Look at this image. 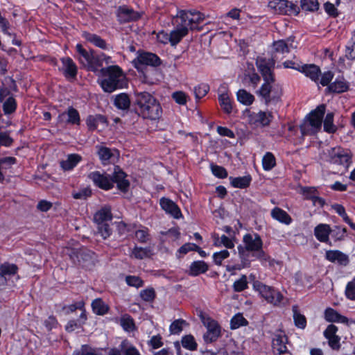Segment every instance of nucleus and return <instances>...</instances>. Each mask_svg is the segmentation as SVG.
Listing matches in <instances>:
<instances>
[{
  "label": "nucleus",
  "instance_id": "nucleus-58",
  "mask_svg": "<svg viewBox=\"0 0 355 355\" xmlns=\"http://www.w3.org/2000/svg\"><path fill=\"white\" fill-rule=\"evenodd\" d=\"M92 194L91 189L89 188H83L79 191H73L72 196L75 199H86Z\"/></svg>",
  "mask_w": 355,
  "mask_h": 355
},
{
  "label": "nucleus",
  "instance_id": "nucleus-34",
  "mask_svg": "<svg viewBox=\"0 0 355 355\" xmlns=\"http://www.w3.org/2000/svg\"><path fill=\"white\" fill-rule=\"evenodd\" d=\"M292 310L295 326L298 329H304L307 324L306 317L299 312L297 306H293Z\"/></svg>",
  "mask_w": 355,
  "mask_h": 355
},
{
  "label": "nucleus",
  "instance_id": "nucleus-15",
  "mask_svg": "<svg viewBox=\"0 0 355 355\" xmlns=\"http://www.w3.org/2000/svg\"><path fill=\"white\" fill-rule=\"evenodd\" d=\"M80 122L79 113L72 107H69L67 111L60 114L58 117V123L61 125H79Z\"/></svg>",
  "mask_w": 355,
  "mask_h": 355
},
{
  "label": "nucleus",
  "instance_id": "nucleus-12",
  "mask_svg": "<svg viewBox=\"0 0 355 355\" xmlns=\"http://www.w3.org/2000/svg\"><path fill=\"white\" fill-rule=\"evenodd\" d=\"M135 68L141 71L145 66H156L159 63V58L153 53L141 52L137 54V58L132 61Z\"/></svg>",
  "mask_w": 355,
  "mask_h": 355
},
{
  "label": "nucleus",
  "instance_id": "nucleus-7",
  "mask_svg": "<svg viewBox=\"0 0 355 355\" xmlns=\"http://www.w3.org/2000/svg\"><path fill=\"white\" fill-rule=\"evenodd\" d=\"M76 49L80 63L87 70L99 74L103 68L100 54H96L93 50H85L80 44H77Z\"/></svg>",
  "mask_w": 355,
  "mask_h": 355
},
{
  "label": "nucleus",
  "instance_id": "nucleus-4",
  "mask_svg": "<svg viewBox=\"0 0 355 355\" xmlns=\"http://www.w3.org/2000/svg\"><path fill=\"white\" fill-rule=\"evenodd\" d=\"M98 76V83L105 92L111 93L127 85L125 76L118 65L101 68Z\"/></svg>",
  "mask_w": 355,
  "mask_h": 355
},
{
  "label": "nucleus",
  "instance_id": "nucleus-53",
  "mask_svg": "<svg viewBox=\"0 0 355 355\" xmlns=\"http://www.w3.org/2000/svg\"><path fill=\"white\" fill-rule=\"evenodd\" d=\"M339 314L335 309L328 307L324 311V318L327 322H336L338 320Z\"/></svg>",
  "mask_w": 355,
  "mask_h": 355
},
{
  "label": "nucleus",
  "instance_id": "nucleus-47",
  "mask_svg": "<svg viewBox=\"0 0 355 355\" xmlns=\"http://www.w3.org/2000/svg\"><path fill=\"white\" fill-rule=\"evenodd\" d=\"M17 108V103L15 99L10 96L3 104V110L5 114H10L14 112Z\"/></svg>",
  "mask_w": 355,
  "mask_h": 355
},
{
  "label": "nucleus",
  "instance_id": "nucleus-21",
  "mask_svg": "<svg viewBox=\"0 0 355 355\" xmlns=\"http://www.w3.org/2000/svg\"><path fill=\"white\" fill-rule=\"evenodd\" d=\"M268 302L275 306L279 305L284 300V295L279 290H257Z\"/></svg>",
  "mask_w": 355,
  "mask_h": 355
},
{
  "label": "nucleus",
  "instance_id": "nucleus-27",
  "mask_svg": "<svg viewBox=\"0 0 355 355\" xmlns=\"http://www.w3.org/2000/svg\"><path fill=\"white\" fill-rule=\"evenodd\" d=\"M117 17L121 22H126L139 17L137 12L126 6H121L117 10Z\"/></svg>",
  "mask_w": 355,
  "mask_h": 355
},
{
  "label": "nucleus",
  "instance_id": "nucleus-2",
  "mask_svg": "<svg viewBox=\"0 0 355 355\" xmlns=\"http://www.w3.org/2000/svg\"><path fill=\"white\" fill-rule=\"evenodd\" d=\"M242 244L237 247L241 263L234 266H227L228 270H241L247 268L250 264L249 257H252L260 261L268 260V255L263 250V241L261 236L256 233L245 234L242 240Z\"/></svg>",
  "mask_w": 355,
  "mask_h": 355
},
{
  "label": "nucleus",
  "instance_id": "nucleus-56",
  "mask_svg": "<svg viewBox=\"0 0 355 355\" xmlns=\"http://www.w3.org/2000/svg\"><path fill=\"white\" fill-rule=\"evenodd\" d=\"M148 345L153 349H157L164 345L162 338L160 334L153 336L150 340L148 341Z\"/></svg>",
  "mask_w": 355,
  "mask_h": 355
},
{
  "label": "nucleus",
  "instance_id": "nucleus-54",
  "mask_svg": "<svg viewBox=\"0 0 355 355\" xmlns=\"http://www.w3.org/2000/svg\"><path fill=\"white\" fill-rule=\"evenodd\" d=\"M230 256V252L227 250H223L220 252H214L213 254V260L216 265H221L222 261Z\"/></svg>",
  "mask_w": 355,
  "mask_h": 355
},
{
  "label": "nucleus",
  "instance_id": "nucleus-10",
  "mask_svg": "<svg viewBox=\"0 0 355 355\" xmlns=\"http://www.w3.org/2000/svg\"><path fill=\"white\" fill-rule=\"evenodd\" d=\"M245 114L248 123L255 128L269 126L274 119L272 113L269 111H259L258 112L247 111Z\"/></svg>",
  "mask_w": 355,
  "mask_h": 355
},
{
  "label": "nucleus",
  "instance_id": "nucleus-52",
  "mask_svg": "<svg viewBox=\"0 0 355 355\" xmlns=\"http://www.w3.org/2000/svg\"><path fill=\"white\" fill-rule=\"evenodd\" d=\"M17 162L14 157H6L0 158V166L5 173Z\"/></svg>",
  "mask_w": 355,
  "mask_h": 355
},
{
  "label": "nucleus",
  "instance_id": "nucleus-45",
  "mask_svg": "<svg viewBox=\"0 0 355 355\" xmlns=\"http://www.w3.org/2000/svg\"><path fill=\"white\" fill-rule=\"evenodd\" d=\"M302 193L306 198L314 199L315 202H318L320 205H323V200L317 197V189L315 187H304Z\"/></svg>",
  "mask_w": 355,
  "mask_h": 355
},
{
  "label": "nucleus",
  "instance_id": "nucleus-40",
  "mask_svg": "<svg viewBox=\"0 0 355 355\" xmlns=\"http://www.w3.org/2000/svg\"><path fill=\"white\" fill-rule=\"evenodd\" d=\"M181 343L182 347L190 351H195L198 348V344L195 338L191 334L185 335L182 337Z\"/></svg>",
  "mask_w": 355,
  "mask_h": 355
},
{
  "label": "nucleus",
  "instance_id": "nucleus-25",
  "mask_svg": "<svg viewBox=\"0 0 355 355\" xmlns=\"http://www.w3.org/2000/svg\"><path fill=\"white\" fill-rule=\"evenodd\" d=\"M288 337L285 334H277L273 338L272 341V349L277 352V354H282L288 349L286 343H288Z\"/></svg>",
  "mask_w": 355,
  "mask_h": 355
},
{
  "label": "nucleus",
  "instance_id": "nucleus-22",
  "mask_svg": "<svg viewBox=\"0 0 355 355\" xmlns=\"http://www.w3.org/2000/svg\"><path fill=\"white\" fill-rule=\"evenodd\" d=\"M298 71L303 73L306 77L316 83H318L320 75V68L315 64H304L298 69Z\"/></svg>",
  "mask_w": 355,
  "mask_h": 355
},
{
  "label": "nucleus",
  "instance_id": "nucleus-1",
  "mask_svg": "<svg viewBox=\"0 0 355 355\" xmlns=\"http://www.w3.org/2000/svg\"><path fill=\"white\" fill-rule=\"evenodd\" d=\"M256 63L264 80L258 92V95L262 98L266 105L279 102L282 96L283 91L282 86L275 83L272 73L275 61L259 58Z\"/></svg>",
  "mask_w": 355,
  "mask_h": 355
},
{
  "label": "nucleus",
  "instance_id": "nucleus-14",
  "mask_svg": "<svg viewBox=\"0 0 355 355\" xmlns=\"http://www.w3.org/2000/svg\"><path fill=\"white\" fill-rule=\"evenodd\" d=\"M218 101L222 110L227 114L232 112V101L230 98V91L226 85H221L218 90Z\"/></svg>",
  "mask_w": 355,
  "mask_h": 355
},
{
  "label": "nucleus",
  "instance_id": "nucleus-46",
  "mask_svg": "<svg viewBox=\"0 0 355 355\" xmlns=\"http://www.w3.org/2000/svg\"><path fill=\"white\" fill-rule=\"evenodd\" d=\"M346 233L347 230L345 227L334 226L330 235H331V237L334 241H339L345 239L346 236Z\"/></svg>",
  "mask_w": 355,
  "mask_h": 355
},
{
  "label": "nucleus",
  "instance_id": "nucleus-19",
  "mask_svg": "<svg viewBox=\"0 0 355 355\" xmlns=\"http://www.w3.org/2000/svg\"><path fill=\"white\" fill-rule=\"evenodd\" d=\"M248 284H250L253 288H261V284L256 280L255 276L250 274L248 277L242 275L238 280L234 282V288H246Z\"/></svg>",
  "mask_w": 355,
  "mask_h": 355
},
{
  "label": "nucleus",
  "instance_id": "nucleus-50",
  "mask_svg": "<svg viewBox=\"0 0 355 355\" xmlns=\"http://www.w3.org/2000/svg\"><path fill=\"white\" fill-rule=\"evenodd\" d=\"M186 321L183 319L175 320L169 327V331L171 334H179L183 329V325Z\"/></svg>",
  "mask_w": 355,
  "mask_h": 355
},
{
  "label": "nucleus",
  "instance_id": "nucleus-51",
  "mask_svg": "<svg viewBox=\"0 0 355 355\" xmlns=\"http://www.w3.org/2000/svg\"><path fill=\"white\" fill-rule=\"evenodd\" d=\"M324 129L326 132L332 133L336 130V126L334 125V114L328 113L324 121Z\"/></svg>",
  "mask_w": 355,
  "mask_h": 355
},
{
  "label": "nucleus",
  "instance_id": "nucleus-42",
  "mask_svg": "<svg viewBox=\"0 0 355 355\" xmlns=\"http://www.w3.org/2000/svg\"><path fill=\"white\" fill-rule=\"evenodd\" d=\"M251 178L250 176L230 178V183L235 188H246L249 186Z\"/></svg>",
  "mask_w": 355,
  "mask_h": 355
},
{
  "label": "nucleus",
  "instance_id": "nucleus-44",
  "mask_svg": "<svg viewBox=\"0 0 355 355\" xmlns=\"http://www.w3.org/2000/svg\"><path fill=\"white\" fill-rule=\"evenodd\" d=\"M18 268L15 264L4 263L0 266V271L3 277L14 275L17 272Z\"/></svg>",
  "mask_w": 355,
  "mask_h": 355
},
{
  "label": "nucleus",
  "instance_id": "nucleus-41",
  "mask_svg": "<svg viewBox=\"0 0 355 355\" xmlns=\"http://www.w3.org/2000/svg\"><path fill=\"white\" fill-rule=\"evenodd\" d=\"M276 165V159L273 154L267 152L262 158V166L265 171L272 170Z\"/></svg>",
  "mask_w": 355,
  "mask_h": 355
},
{
  "label": "nucleus",
  "instance_id": "nucleus-57",
  "mask_svg": "<svg viewBox=\"0 0 355 355\" xmlns=\"http://www.w3.org/2000/svg\"><path fill=\"white\" fill-rule=\"evenodd\" d=\"M209 87L207 85L202 84L194 88V94L196 98L200 99L204 97L209 92Z\"/></svg>",
  "mask_w": 355,
  "mask_h": 355
},
{
  "label": "nucleus",
  "instance_id": "nucleus-5",
  "mask_svg": "<svg viewBox=\"0 0 355 355\" xmlns=\"http://www.w3.org/2000/svg\"><path fill=\"white\" fill-rule=\"evenodd\" d=\"M88 177L96 187L104 190L112 189L114 182H116L118 189L123 192L126 191L130 186L126 175L119 167L114 168L113 178L110 175L99 171L92 172Z\"/></svg>",
  "mask_w": 355,
  "mask_h": 355
},
{
  "label": "nucleus",
  "instance_id": "nucleus-33",
  "mask_svg": "<svg viewBox=\"0 0 355 355\" xmlns=\"http://www.w3.org/2000/svg\"><path fill=\"white\" fill-rule=\"evenodd\" d=\"M98 155L102 163L106 164L115 155L117 154L116 150H111L104 146H97Z\"/></svg>",
  "mask_w": 355,
  "mask_h": 355
},
{
  "label": "nucleus",
  "instance_id": "nucleus-39",
  "mask_svg": "<svg viewBox=\"0 0 355 355\" xmlns=\"http://www.w3.org/2000/svg\"><path fill=\"white\" fill-rule=\"evenodd\" d=\"M248 324V321L241 313H236L230 320V329L232 330L247 326Z\"/></svg>",
  "mask_w": 355,
  "mask_h": 355
},
{
  "label": "nucleus",
  "instance_id": "nucleus-59",
  "mask_svg": "<svg viewBox=\"0 0 355 355\" xmlns=\"http://www.w3.org/2000/svg\"><path fill=\"white\" fill-rule=\"evenodd\" d=\"M98 233L104 239L109 237L112 233V230L107 223H101L98 225Z\"/></svg>",
  "mask_w": 355,
  "mask_h": 355
},
{
  "label": "nucleus",
  "instance_id": "nucleus-62",
  "mask_svg": "<svg viewBox=\"0 0 355 355\" xmlns=\"http://www.w3.org/2000/svg\"><path fill=\"white\" fill-rule=\"evenodd\" d=\"M211 169L212 173L216 177H218L219 178H226L227 175V173L226 170L222 166L211 164Z\"/></svg>",
  "mask_w": 355,
  "mask_h": 355
},
{
  "label": "nucleus",
  "instance_id": "nucleus-28",
  "mask_svg": "<svg viewBox=\"0 0 355 355\" xmlns=\"http://www.w3.org/2000/svg\"><path fill=\"white\" fill-rule=\"evenodd\" d=\"M82 159L80 155L78 154H70L65 160L60 162V166L64 171H70L73 169Z\"/></svg>",
  "mask_w": 355,
  "mask_h": 355
},
{
  "label": "nucleus",
  "instance_id": "nucleus-30",
  "mask_svg": "<svg viewBox=\"0 0 355 355\" xmlns=\"http://www.w3.org/2000/svg\"><path fill=\"white\" fill-rule=\"evenodd\" d=\"M92 309L93 312L98 315H104L110 310L109 306L105 304L101 298H96L92 302Z\"/></svg>",
  "mask_w": 355,
  "mask_h": 355
},
{
  "label": "nucleus",
  "instance_id": "nucleus-20",
  "mask_svg": "<svg viewBox=\"0 0 355 355\" xmlns=\"http://www.w3.org/2000/svg\"><path fill=\"white\" fill-rule=\"evenodd\" d=\"M325 259L332 263L347 266L349 263L348 256L340 250H329L325 252Z\"/></svg>",
  "mask_w": 355,
  "mask_h": 355
},
{
  "label": "nucleus",
  "instance_id": "nucleus-17",
  "mask_svg": "<svg viewBox=\"0 0 355 355\" xmlns=\"http://www.w3.org/2000/svg\"><path fill=\"white\" fill-rule=\"evenodd\" d=\"M293 48L291 40H277L273 42L272 44V58L270 60H273L275 62V59H277V55L279 54H282L284 55L286 53H288L291 49ZM267 60L266 58H265ZM268 60H270L269 58Z\"/></svg>",
  "mask_w": 355,
  "mask_h": 355
},
{
  "label": "nucleus",
  "instance_id": "nucleus-11",
  "mask_svg": "<svg viewBox=\"0 0 355 355\" xmlns=\"http://www.w3.org/2000/svg\"><path fill=\"white\" fill-rule=\"evenodd\" d=\"M269 8L275 12L280 15H297L300 12V8L295 3L287 0H274L268 3Z\"/></svg>",
  "mask_w": 355,
  "mask_h": 355
},
{
  "label": "nucleus",
  "instance_id": "nucleus-8",
  "mask_svg": "<svg viewBox=\"0 0 355 355\" xmlns=\"http://www.w3.org/2000/svg\"><path fill=\"white\" fill-rule=\"evenodd\" d=\"M324 112L325 105H320L309 114L300 125L302 135H313L320 130Z\"/></svg>",
  "mask_w": 355,
  "mask_h": 355
},
{
  "label": "nucleus",
  "instance_id": "nucleus-9",
  "mask_svg": "<svg viewBox=\"0 0 355 355\" xmlns=\"http://www.w3.org/2000/svg\"><path fill=\"white\" fill-rule=\"evenodd\" d=\"M327 160L331 164L343 166L346 169L352 163V155L347 150L336 146L327 150Z\"/></svg>",
  "mask_w": 355,
  "mask_h": 355
},
{
  "label": "nucleus",
  "instance_id": "nucleus-55",
  "mask_svg": "<svg viewBox=\"0 0 355 355\" xmlns=\"http://www.w3.org/2000/svg\"><path fill=\"white\" fill-rule=\"evenodd\" d=\"M196 245L194 243H187L181 246L176 252V256L180 258L187 254L190 251H194Z\"/></svg>",
  "mask_w": 355,
  "mask_h": 355
},
{
  "label": "nucleus",
  "instance_id": "nucleus-31",
  "mask_svg": "<svg viewBox=\"0 0 355 355\" xmlns=\"http://www.w3.org/2000/svg\"><path fill=\"white\" fill-rule=\"evenodd\" d=\"M87 125L90 130H94L101 125L103 127L106 125V119L102 115L89 116L87 119Z\"/></svg>",
  "mask_w": 355,
  "mask_h": 355
},
{
  "label": "nucleus",
  "instance_id": "nucleus-48",
  "mask_svg": "<svg viewBox=\"0 0 355 355\" xmlns=\"http://www.w3.org/2000/svg\"><path fill=\"white\" fill-rule=\"evenodd\" d=\"M172 98L175 101L176 103L184 105L187 104V101L189 99V96L182 91L174 92L172 95Z\"/></svg>",
  "mask_w": 355,
  "mask_h": 355
},
{
  "label": "nucleus",
  "instance_id": "nucleus-6",
  "mask_svg": "<svg viewBox=\"0 0 355 355\" xmlns=\"http://www.w3.org/2000/svg\"><path fill=\"white\" fill-rule=\"evenodd\" d=\"M138 112L145 119L156 120L161 116L162 108L157 100L149 93L141 92L137 95Z\"/></svg>",
  "mask_w": 355,
  "mask_h": 355
},
{
  "label": "nucleus",
  "instance_id": "nucleus-38",
  "mask_svg": "<svg viewBox=\"0 0 355 355\" xmlns=\"http://www.w3.org/2000/svg\"><path fill=\"white\" fill-rule=\"evenodd\" d=\"M114 105L121 110L129 108L130 101L128 96L124 93L116 95L114 98Z\"/></svg>",
  "mask_w": 355,
  "mask_h": 355
},
{
  "label": "nucleus",
  "instance_id": "nucleus-60",
  "mask_svg": "<svg viewBox=\"0 0 355 355\" xmlns=\"http://www.w3.org/2000/svg\"><path fill=\"white\" fill-rule=\"evenodd\" d=\"M148 256V251L143 248H135L132 252L131 257L139 259H143Z\"/></svg>",
  "mask_w": 355,
  "mask_h": 355
},
{
  "label": "nucleus",
  "instance_id": "nucleus-24",
  "mask_svg": "<svg viewBox=\"0 0 355 355\" xmlns=\"http://www.w3.org/2000/svg\"><path fill=\"white\" fill-rule=\"evenodd\" d=\"M349 83L343 78L338 77L329 85L327 89L334 93H343L348 91Z\"/></svg>",
  "mask_w": 355,
  "mask_h": 355
},
{
  "label": "nucleus",
  "instance_id": "nucleus-29",
  "mask_svg": "<svg viewBox=\"0 0 355 355\" xmlns=\"http://www.w3.org/2000/svg\"><path fill=\"white\" fill-rule=\"evenodd\" d=\"M271 216L273 219L285 225H289L292 222L291 217L283 209L275 207L271 211Z\"/></svg>",
  "mask_w": 355,
  "mask_h": 355
},
{
  "label": "nucleus",
  "instance_id": "nucleus-36",
  "mask_svg": "<svg viewBox=\"0 0 355 355\" xmlns=\"http://www.w3.org/2000/svg\"><path fill=\"white\" fill-rule=\"evenodd\" d=\"M83 37L87 41L89 42L98 48L102 49H106L107 48L105 41L97 35L84 33Z\"/></svg>",
  "mask_w": 355,
  "mask_h": 355
},
{
  "label": "nucleus",
  "instance_id": "nucleus-3",
  "mask_svg": "<svg viewBox=\"0 0 355 355\" xmlns=\"http://www.w3.org/2000/svg\"><path fill=\"white\" fill-rule=\"evenodd\" d=\"M204 19V15L198 11L180 10L172 17L173 29L170 33L171 44L175 46L185 37L189 30L194 29Z\"/></svg>",
  "mask_w": 355,
  "mask_h": 355
},
{
  "label": "nucleus",
  "instance_id": "nucleus-32",
  "mask_svg": "<svg viewBox=\"0 0 355 355\" xmlns=\"http://www.w3.org/2000/svg\"><path fill=\"white\" fill-rule=\"evenodd\" d=\"M208 269L209 266L204 261H195L190 265L189 274L193 276H197L206 272Z\"/></svg>",
  "mask_w": 355,
  "mask_h": 355
},
{
  "label": "nucleus",
  "instance_id": "nucleus-49",
  "mask_svg": "<svg viewBox=\"0 0 355 355\" xmlns=\"http://www.w3.org/2000/svg\"><path fill=\"white\" fill-rule=\"evenodd\" d=\"M300 6L302 10L307 11H315L319 8L318 0H300Z\"/></svg>",
  "mask_w": 355,
  "mask_h": 355
},
{
  "label": "nucleus",
  "instance_id": "nucleus-16",
  "mask_svg": "<svg viewBox=\"0 0 355 355\" xmlns=\"http://www.w3.org/2000/svg\"><path fill=\"white\" fill-rule=\"evenodd\" d=\"M332 232V228L326 223H320L314 228L313 233L316 239L321 242L331 245L329 236Z\"/></svg>",
  "mask_w": 355,
  "mask_h": 355
},
{
  "label": "nucleus",
  "instance_id": "nucleus-61",
  "mask_svg": "<svg viewBox=\"0 0 355 355\" xmlns=\"http://www.w3.org/2000/svg\"><path fill=\"white\" fill-rule=\"evenodd\" d=\"M125 282L129 286L139 288L143 286L142 280L137 276H128Z\"/></svg>",
  "mask_w": 355,
  "mask_h": 355
},
{
  "label": "nucleus",
  "instance_id": "nucleus-13",
  "mask_svg": "<svg viewBox=\"0 0 355 355\" xmlns=\"http://www.w3.org/2000/svg\"><path fill=\"white\" fill-rule=\"evenodd\" d=\"M206 327L207 331L203 335V339L206 343H212L221 336V327L215 320L209 318Z\"/></svg>",
  "mask_w": 355,
  "mask_h": 355
},
{
  "label": "nucleus",
  "instance_id": "nucleus-43",
  "mask_svg": "<svg viewBox=\"0 0 355 355\" xmlns=\"http://www.w3.org/2000/svg\"><path fill=\"white\" fill-rule=\"evenodd\" d=\"M120 324L126 331H133L135 329V321L128 314H124L121 316Z\"/></svg>",
  "mask_w": 355,
  "mask_h": 355
},
{
  "label": "nucleus",
  "instance_id": "nucleus-37",
  "mask_svg": "<svg viewBox=\"0 0 355 355\" xmlns=\"http://www.w3.org/2000/svg\"><path fill=\"white\" fill-rule=\"evenodd\" d=\"M119 347L124 355H141L137 347L130 344L127 339L121 343Z\"/></svg>",
  "mask_w": 355,
  "mask_h": 355
},
{
  "label": "nucleus",
  "instance_id": "nucleus-64",
  "mask_svg": "<svg viewBox=\"0 0 355 355\" xmlns=\"http://www.w3.org/2000/svg\"><path fill=\"white\" fill-rule=\"evenodd\" d=\"M346 56L350 59L355 58V35L352 36L347 46Z\"/></svg>",
  "mask_w": 355,
  "mask_h": 355
},
{
  "label": "nucleus",
  "instance_id": "nucleus-35",
  "mask_svg": "<svg viewBox=\"0 0 355 355\" xmlns=\"http://www.w3.org/2000/svg\"><path fill=\"white\" fill-rule=\"evenodd\" d=\"M236 98L240 103L247 106L252 105L254 101V96L243 89L236 92Z\"/></svg>",
  "mask_w": 355,
  "mask_h": 355
},
{
  "label": "nucleus",
  "instance_id": "nucleus-26",
  "mask_svg": "<svg viewBox=\"0 0 355 355\" xmlns=\"http://www.w3.org/2000/svg\"><path fill=\"white\" fill-rule=\"evenodd\" d=\"M112 218V215L111 213V208L107 205L101 207L96 212L94 216V220L98 225H100L102 223H107V221L111 220Z\"/></svg>",
  "mask_w": 355,
  "mask_h": 355
},
{
  "label": "nucleus",
  "instance_id": "nucleus-23",
  "mask_svg": "<svg viewBox=\"0 0 355 355\" xmlns=\"http://www.w3.org/2000/svg\"><path fill=\"white\" fill-rule=\"evenodd\" d=\"M62 71L67 78H73L77 74V67L71 58L67 57L62 59Z\"/></svg>",
  "mask_w": 355,
  "mask_h": 355
},
{
  "label": "nucleus",
  "instance_id": "nucleus-63",
  "mask_svg": "<svg viewBox=\"0 0 355 355\" xmlns=\"http://www.w3.org/2000/svg\"><path fill=\"white\" fill-rule=\"evenodd\" d=\"M44 325L48 331H51L53 329L57 327L58 322L55 316L50 315L44 320Z\"/></svg>",
  "mask_w": 355,
  "mask_h": 355
},
{
  "label": "nucleus",
  "instance_id": "nucleus-18",
  "mask_svg": "<svg viewBox=\"0 0 355 355\" xmlns=\"http://www.w3.org/2000/svg\"><path fill=\"white\" fill-rule=\"evenodd\" d=\"M159 205L166 213L171 215L175 218L182 217V213L178 206L171 199L167 198H162L159 200Z\"/></svg>",
  "mask_w": 355,
  "mask_h": 355
}]
</instances>
